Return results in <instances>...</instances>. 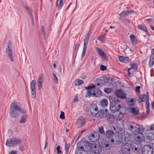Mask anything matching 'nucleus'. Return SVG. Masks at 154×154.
I'll list each match as a JSON object with an SVG mask.
<instances>
[{
	"instance_id": "obj_26",
	"label": "nucleus",
	"mask_w": 154,
	"mask_h": 154,
	"mask_svg": "<svg viewBox=\"0 0 154 154\" xmlns=\"http://www.w3.org/2000/svg\"><path fill=\"white\" fill-rule=\"evenodd\" d=\"M137 28L139 30H143L146 32V34L149 36H150L148 32V31L145 26L140 25H139L137 26Z\"/></svg>"
},
{
	"instance_id": "obj_23",
	"label": "nucleus",
	"mask_w": 154,
	"mask_h": 154,
	"mask_svg": "<svg viewBox=\"0 0 154 154\" xmlns=\"http://www.w3.org/2000/svg\"><path fill=\"white\" fill-rule=\"evenodd\" d=\"M102 95V92L98 88H95L94 93V97H99Z\"/></svg>"
},
{
	"instance_id": "obj_12",
	"label": "nucleus",
	"mask_w": 154,
	"mask_h": 154,
	"mask_svg": "<svg viewBox=\"0 0 154 154\" xmlns=\"http://www.w3.org/2000/svg\"><path fill=\"white\" fill-rule=\"evenodd\" d=\"M122 109L121 110L119 111V113L118 114L116 115H114L115 119L117 121L121 120L125 114V108H122Z\"/></svg>"
},
{
	"instance_id": "obj_36",
	"label": "nucleus",
	"mask_w": 154,
	"mask_h": 154,
	"mask_svg": "<svg viewBox=\"0 0 154 154\" xmlns=\"http://www.w3.org/2000/svg\"><path fill=\"white\" fill-rule=\"evenodd\" d=\"M127 103L130 106H133L134 104V100L132 98L128 99L127 100Z\"/></svg>"
},
{
	"instance_id": "obj_42",
	"label": "nucleus",
	"mask_w": 154,
	"mask_h": 154,
	"mask_svg": "<svg viewBox=\"0 0 154 154\" xmlns=\"http://www.w3.org/2000/svg\"><path fill=\"white\" fill-rule=\"evenodd\" d=\"M105 35H100L98 37V39L101 42H103L105 41Z\"/></svg>"
},
{
	"instance_id": "obj_58",
	"label": "nucleus",
	"mask_w": 154,
	"mask_h": 154,
	"mask_svg": "<svg viewBox=\"0 0 154 154\" xmlns=\"http://www.w3.org/2000/svg\"><path fill=\"white\" fill-rule=\"evenodd\" d=\"M131 14H137V12L136 11H134L133 10H131Z\"/></svg>"
},
{
	"instance_id": "obj_31",
	"label": "nucleus",
	"mask_w": 154,
	"mask_h": 154,
	"mask_svg": "<svg viewBox=\"0 0 154 154\" xmlns=\"http://www.w3.org/2000/svg\"><path fill=\"white\" fill-rule=\"evenodd\" d=\"M83 81L81 79H77L75 81V86H79L84 84Z\"/></svg>"
},
{
	"instance_id": "obj_33",
	"label": "nucleus",
	"mask_w": 154,
	"mask_h": 154,
	"mask_svg": "<svg viewBox=\"0 0 154 154\" xmlns=\"http://www.w3.org/2000/svg\"><path fill=\"white\" fill-rule=\"evenodd\" d=\"M136 70L133 69L129 68L128 69V75L129 77H131L133 76L134 72Z\"/></svg>"
},
{
	"instance_id": "obj_18",
	"label": "nucleus",
	"mask_w": 154,
	"mask_h": 154,
	"mask_svg": "<svg viewBox=\"0 0 154 154\" xmlns=\"http://www.w3.org/2000/svg\"><path fill=\"white\" fill-rule=\"evenodd\" d=\"M129 112L133 116L136 117L139 113V110L137 109L134 107L128 109Z\"/></svg>"
},
{
	"instance_id": "obj_35",
	"label": "nucleus",
	"mask_w": 154,
	"mask_h": 154,
	"mask_svg": "<svg viewBox=\"0 0 154 154\" xmlns=\"http://www.w3.org/2000/svg\"><path fill=\"white\" fill-rule=\"evenodd\" d=\"M143 102H145L146 101H149V96L143 94L142 95L140 99Z\"/></svg>"
},
{
	"instance_id": "obj_49",
	"label": "nucleus",
	"mask_w": 154,
	"mask_h": 154,
	"mask_svg": "<svg viewBox=\"0 0 154 154\" xmlns=\"http://www.w3.org/2000/svg\"><path fill=\"white\" fill-rule=\"evenodd\" d=\"M100 69L102 71H103L106 70V67L103 65H101L100 66Z\"/></svg>"
},
{
	"instance_id": "obj_17",
	"label": "nucleus",
	"mask_w": 154,
	"mask_h": 154,
	"mask_svg": "<svg viewBox=\"0 0 154 154\" xmlns=\"http://www.w3.org/2000/svg\"><path fill=\"white\" fill-rule=\"evenodd\" d=\"M149 132L147 134L146 138L149 140H152L154 139V129L150 130V126L149 128L147 130Z\"/></svg>"
},
{
	"instance_id": "obj_13",
	"label": "nucleus",
	"mask_w": 154,
	"mask_h": 154,
	"mask_svg": "<svg viewBox=\"0 0 154 154\" xmlns=\"http://www.w3.org/2000/svg\"><path fill=\"white\" fill-rule=\"evenodd\" d=\"M109 112L107 109L104 110H100L98 113V116L100 118L103 119L106 117Z\"/></svg>"
},
{
	"instance_id": "obj_24",
	"label": "nucleus",
	"mask_w": 154,
	"mask_h": 154,
	"mask_svg": "<svg viewBox=\"0 0 154 154\" xmlns=\"http://www.w3.org/2000/svg\"><path fill=\"white\" fill-rule=\"evenodd\" d=\"M103 78L101 77H99L96 78L94 80V82L95 83L99 86L100 85L103 84Z\"/></svg>"
},
{
	"instance_id": "obj_39",
	"label": "nucleus",
	"mask_w": 154,
	"mask_h": 154,
	"mask_svg": "<svg viewBox=\"0 0 154 154\" xmlns=\"http://www.w3.org/2000/svg\"><path fill=\"white\" fill-rule=\"evenodd\" d=\"M121 17H125L128 15L127 11H123L119 14Z\"/></svg>"
},
{
	"instance_id": "obj_47",
	"label": "nucleus",
	"mask_w": 154,
	"mask_h": 154,
	"mask_svg": "<svg viewBox=\"0 0 154 154\" xmlns=\"http://www.w3.org/2000/svg\"><path fill=\"white\" fill-rule=\"evenodd\" d=\"M60 118L62 119H64L65 118L64 116V113L62 111H61L60 112Z\"/></svg>"
},
{
	"instance_id": "obj_32",
	"label": "nucleus",
	"mask_w": 154,
	"mask_h": 154,
	"mask_svg": "<svg viewBox=\"0 0 154 154\" xmlns=\"http://www.w3.org/2000/svg\"><path fill=\"white\" fill-rule=\"evenodd\" d=\"M12 42L9 41L7 44V47L5 51H12Z\"/></svg>"
},
{
	"instance_id": "obj_9",
	"label": "nucleus",
	"mask_w": 154,
	"mask_h": 154,
	"mask_svg": "<svg viewBox=\"0 0 154 154\" xmlns=\"http://www.w3.org/2000/svg\"><path fill=\"white\" fill-rule=\"evenodd\" d=\"M35 83V80H33L30 84V89L31 97L33 98H35L36 97Z\"/></svg>"
},
{
	"instance_id": "obj_1",
	"label": "nucleus",
	"mask_w": 154,
	"mask_h": 154,
	"mask_svg": "<svg viewBox=\"0 0 154 154\" xmlns=\"http://www.w3.org/2000/svg\"><path fill=\"white\" fill-rule=\"evenodd\" d=\"M130 127L137 143H140L144 141L145 137L143 133L144 128L141 125L133 123L130 125Z\"/></svg>"
},
{
	"instance_id": "obj_38",
	"label": "nucleus",
	"mask_w": 154,
	"mask_h": 154,
	"mask_svg": "<svg viewBox=\"0 0 154 154\" xmlns=\"http://www.w3.org/2000/svg\"><path fill=\"white\" fill-rule=\"evenodd\" d=\"M63 0H57L56 2V7L57 8H60L63 4Z\"/></svg>"
},
{
	"instance_id": "obj_14",
	"label": "nucleus",
	"mask_w": 154,
	"mask_h": 154,
	"mask_svg": "<svg viewBox=\"0 0 154 154\" xmlns=\"http://www.w3.org/2000/svg\"><path fill=\"white\" fill-rule=\"evenodd\" d=\"M121 151L123 154H130V149L126 144L123 145L122 146Z\"/></svg>"
},
{
	"instance_id": "obj_20",
	"label": "nucleus",
	"mask_w": 154,
	"mask_h": 154,
	"mask_svg": "<svg viewBox=\"0 0 154 154\" xmlns=\"http://www.w3.org/2000/svg\"><path fill=\"white\" fill-rule=\"evenodd\" d=\"M27 115L26 114H23L20 118L19 122L20 124H24L27 122Z\"/></svg>"
},
{
	"instance_id": "obj_37",
	"label": "nucleus",
	"mask_w": 154,
	"mask_h": 154,
	"mask_svg": "<svg viewBox=\"0 0 154 154\" xmlns=\"http://www.w3.org/2000/svg\"><path fill=\"white\" fill-rule=\"evenodd\" d=\"M129 38L130 41L133 45L136 43L135 37L134 35L132 34L131 35L129 36Z\"/></svg>"
},
{
	"instance_id": "obj_5",
	"label": "nucleus",
	"mask_w": 154,
	"mask_h": 154,
	"mask_svg": "<svg viewBox=\"0 0 154 154\" xmlns=\"http://www.w3.org/2000/svg\"><path fill=\"white\" fill-rule=\"evenodd\" d=\"M86 110L91 113V116L95 117L98 111L97 107L95 105H90L87 106Z\"/></svg>"
},
{
	"instance_id": "obj_52",
	"label": "nucleus",
	"mask_w": 154,
	"mask_h": 154,
	"mask_svg": "<svg viewBox=\"0 0 154 154\" xmlns=\"http://www.w3.org/2000/svg\"><path fill=\"white\" fill-rule=\"evenodd\" d=\"M20 112H21L22 113H24L25 114L26 112V111L25 109H22L20 107Z\"/></svg>"
},
{
	"instance_id": "obj_2",
	"label": "nucleus",
	"mask_w": 154,
	"mask_h": 154,
	"mask_svg": "<svg viewBox=\"0 0 154 154\" xmlns=\"http://www.w3.org/2000/svg\"><path fill=\"white\" fill-rule=\"evenodd\" d=\"M109 99L111 103L110 110L112 112H118L121 110L122 108H124L121 106L120 101L114 96H110L109 97Z\"/></svg>"
},
{
	"instance_id": "obj_62",
	"label": "nucleus",
	"mask_w": 154,
	"mask_h": 154,
	"mask_svg": "<svg viewBox=\"0 0 154 154\" xmlns=\"http://www.w3.org/2000/svg\"><path fill=\"white\" fill-rule=\"evenodd\" d=\"M19 148L21 151H23L24 149L23 147L22 146H20Z\"/></svg>"
},
{
	"instance_id": "obj_41",
	"label": "nucleus",
	"mask_w": 154,
	"mask_h": 154,
	"mask_svg": "<svg viewBox=\"0 0 154 154\" xmlns=\"http://www.w3.org/2000/svg\"><path fill=\"white\" fill-rule=\"evenodd\" d=\"M131 149L134 152H138L140 150V149L139 148H137L135 146H133L131 148Z\"/></svg>"
},
{
	"instance_id": "obj_6",
	"label": "nucleus",
	"mask_w": 154,
	"mask_h": 154,
	"mask_svg": "<svg viewBox=\"0 0 154 154\" xmlns=\"http://www.w3.org/2000/svg\"><path fill=\"white\" fill-rule=\"evenodd\" d=\"M153 148L149 145H144L141 149L142 154H152Z\"/></svg>"
},
{
	"instance_id": "obj_28",
	"label": "nucleus",
	"mask_w": 154,
	"mask_h": 154,
	"mask_svg": "<svg viewBox=\"0 0 154 154\" xmlns=\"http://www.w3.org/2000/svg\"><path fill=\"white\" fill-rule=\"evenodd\" d=\"M83 47V51L81 56L82 58L84 56L86 50L87 45H88V42H84Z\"/></svg>"
},
{
	"instance_id": "obj_60",
	"label": "nucleus",
	"mask_w": 154,
	"mask_h": 154,
	"mask_svg": "<svg viewBox=\"0 0 154 154\" xmlns=\"http://www.w3.org/2000/svg\"><path fill=\"white\" fill-rule=\"evenodd\" d=\"M152 19L151 18H150V19H146L145 20V21H147L149 22H151V21H152Z\"/></svg>"
},
{
	"instance_id": "obj_51",
	"label": "nucleus",
	"mask_w": 154,
	"mask_h": 154,
	"mask_svg": "<svg viewBox=\"0 0 154 154\" xmlns=\"http://www.w3.org/2000/svg\"><path fill=\"white\" fill-rule=\"evenodd\" d=\"M70 146L69 143L65 144V149L66 151H68Z\"/></svg>"
},
{
	"instance_id": "obj_16",
	"label": "nucleus",
	"mask_w": 154,
	"mask_h": 154,
	"mask_svg": "<svg viewBox=\"0 0 154 154\" xmlns=\"http://www.w3.org/2000/svg\"><path fill=\"white\" fill-rule=\"evenodd\" d=\"M115 95L118 97L122 99L126 98V94H124L122 90H117L115 93Z\"/></svg>"
},
{
	"instance_id": "obj_25",
	"label": "nucleus",
	"mask_w": 154,
	"mask_h": 154,
	"mask_svg": "<svg viewBox=\"0 0 154 154\" xmlns=\"http://www.w3.org/2000/svg\"><path fill=\"white\" fill-rule=\"evenodd\" d=\"M152 51L153 53L150 56L149 63L150 67H152L154 63V48L152 49Z\"/></svg>"
},
{
	"instance_id": "obj_40",
	"label": "nucleus",
	"mask_w": 154,
	"mask_h": 154,
	"mask_svg": "<svg viewBox=\"0 0 154 154\" xmlns=\"http://www.w3.org/2000/svg\"><path fill=\"white\" fill-rule=\"evenodd\" d=\"M98 131L101 134H103L105 133V131H104L103 127L102 126H101L98 127Z\"/></svg>"
},
{
	"instance_id": "obj_29",
	"label": "nucleus",
	"mask_w": 154,
	"mask_h": 154,
	"mask_svg": "<svg viewBox=\"0 0 154 154\" xmlns=\"http://www.w3.org/2000/svg\"><path fill=\"white\" fill-rule=\"evenodd\" d=\"M96 50L100 55L102 57L104 58L106 57L105 53L100 49L97 48Z\"/></svg>"
},
{
	"instance_id": "obj_55",
	"label": "nucleus",
	"mask_w": 154,
	"mask_h": 154,
	"mask_svg": "<svg viewBox=\"0 0 154 154\" xmlns=\"http://www.w3.org/2000/svg\"><path fill=\"white\" fill-rule=\"evenodd\" d=\"M140 86H137L135 88V91L136 92H138L140 91Z\"/></svg>"
},
{
	"instance_id": "obj_21",
	"label": "nucleus",
	"mask_w": 154,
	"mask_h": 154,
	"mask_svg": "<svg viewBox=\"0 0 154 154\" xmlns=\"http://www.w3.org/2000/svg\"><path fill=\"white\" fill-rule=\"evenodd\" d=\"M7 57L9 59L11 62H14V59L13 57L12 51H5Z\"/></svg>"
},
{
	"instance_id": "obj_61",
	"label": "nucleus",
	"mask_w": 154,
	"mask_h": 154,
	"mask_svg": "<svg viewBox=\"0 0 154 154\" xmlns=\"http://www.w3.org/2000/svg\"><path fill=\"white\" fill-rule=\"evenodd\" d=\"M60 72L61 73H64V68H63V69H62L61 68V69H60Z\"/></svg>"
},
{
	"instance_id": "obj_43",
	"label": "nucleus",
	"mask_w": 154,
	"mask_h": 154,
	"mask_svg": "<svg viewBox=\"0 0 154 154\" xmlns=\"http://www.w3.org/2000/svg\"><path fill=\"white\" fill-rule=\"evenodd\" d=\"M90 36V34L88 33L86 35L85 37L84 38V42H88L89 38Z\"/></svg>"
},
{
	"instance_id": "obj_30",
	"label": "nucleus",
	"mask_w": 154,
	"mask_h": 154,
	"mask_svg": "<svg viewBox=\"0 0 154 154\" xmlns=\"http://www.w3.org/2000/svg\"><path fill=\"white\" fill-rule=\"evenodd\" d=\"M107 120L109 122L112 123L114 122L115 119V116L109 115L107 118Z\"/></svg>"
},
{
	"instance_id": "obj_11",
	"label": "nucleus",
	"mask_w": 154,
	"mask_h": 154,
	"mask_svg": "<svg viewBox=\"0 0 154 154\" xmlns=\"http://www.w3.org/2000/svg\"><path fill=\"white\" fill-rule=\"evenodd\" d=\"M90 148L92 151L94 153L98 154L101 152V148L97 145L93 144L91 145Z\"/></svg>"
},
{
	"instance_id": "obj_27",
	"label": "nucleus",
	"mask_w": 154,
	"mask_h": 154,
	"mask_svg": "<svg viewBox=\"0 0 154 154\" xmlns=\"http://www.w3.org/2000/svg\"><path fill=\"white\" fill-rule=\"evenodd\" d=\"M108 104V100L106 99L102 100L100 103V105L103 107H105L107 106Z\"/></svg>"
},
{
	"instance_id": "obj_8",
	"label": "nucleus",
	"mask_w": 154,
	"mask_h": 154,
	"mask_svg": "<svg viewBox=\"0 0 154 154\" xmlns=\"http://www.w3.org/2000/svg\"><path fill=\"white\" fill-rule=\"evenodd\" d=\"M99 137V134L97 132H94L90 134L89 137V139L91 142H94L98 140Z\"/></svg>"
},
{
	"instance_id": "obj_22",
	"label": "nucleus",
	"mask_w": 154,
	"mask_h": 154,
	"mask_svg": "<svg viewBox=\"0 0 154 154\" xmlns=\"http://www.w3.org/2000/svg\"><path fill=\"white\" fill-rule=\"evenodd\" d=\"M119 60L121 62L127 63L130 60V59L128 57L120 56L119 57Z\"/></svg>"
},
{
	"instance_id": "obj_48",
	"label": "nucleus",
	"mask_w": 154,
	"mask_h": 154,
	"mask_svg": "<svg viewBox=\"0 0 154 154\" xmlns=\"http://www.w3.org/2000/svg\"><path fill=\"white\" fill-rule=\"evenodd\" d=\"M125 51H126V52H127V54H132V51H131V49H130L128 47L126 48Z\"/></svg>"
},
{
	"instance_id": "obj_10",
	"label": "nucleus",
	"mask_w": 154,
	"mask_h": 154,
	"mask_svg": "<svg viewBox=\"0 0 154 154\" xmlns=\"http://www.w3.org/2000/svg\"><path fill=\"white\" fill-rule=\"evenodd\" d=\"M44 76L43 74H40L38 77L37 80V86L39 90H40L42 88L44 82Z\"/></svg>"
},
{
	"instance_id": "obj_56",
	"label": "nucleus",
	"mask_w": 154,
	"mask_h": 154,
	"mask_svg": "<svg viewBox=\"0 0 154 154\" xmlns=\"http://www.w3.org/2000/svg\"><path fill=\"white\" fill-rule=\"evenodd\" d=\"M146 113L147 114H148L149 111H150V109H149V106H146Z\"/></svg>"
},
{
	"instance_id": "obj_19",
	"label": "nucleus",
	"mask_w": 154,
	"mask_h": 154,
	"mask_svg": "<svg viewBox=\"0 0 154 154\" xmlns=\"http://www.w3.org/2000/svg\"><path fill=\"white\" fill-rule=\"evenodd\" d=\"M106 136L107 138L111 139L114 136V132L111 130H107L106 131Z\"/></svg>"
},
{
	"instance_id": "obj_54",
	"label": "nucleus",
	"mask_w": 154,
	"mask_h": 154,
	"mask_svg": "<svg viewBox=\"0 0 154 154\" xmlns=\"http://www.w3.org/2000/svg\"><path fill=\"white\" fill-rule=\"evenodd\" d=\"M122 22L123 23H125V22H127L129 23H130V21L128 19H124L122 20Z\"/></svg>"
},
{
	"instance_id": "obj_44",
	"label": "nucleus",
	"mask_w": 154,
	"mask_h": 154,
	"mask_svg": "<svg viewBox=\"0 0 154 154\" xmlns=\"http://www.w3.org/2000/svg\"><path fill=\"white\" fill-rule=\"evenodd\" d=\"M53 75L54 82L56 84H57L58 82V79L56 75L54 73H53Z\"/></svg>"
},
{
	"instance_id": "obj_4",
	"label": "nucleus",
	"mask_w": 154,
	"mask_h": 154,
	"mask_svg": "<svg viewBox=\"0 0 154 154\" xmlns=\"http://www.w3.org/2000/svg\"><path fill=\"white\" fill-rule=\"evenodd\" d=\"M22 140L20 138H12L6 140V145L7 146L13 147L20 144Z\"/></svg>"
},
{
	"instance_id": "obj_46",
	"label": "nucleus",
	"mask_w": 154,
	"mask_h": 154,
	"mask_svg": "<svg viewBox=\"0 0 154 154\" xmlns=\"http://www.w3.org/2000/svg\"><path fill=\"white\" fill-rule=\"evenodd\" d=\"M57 154H61L62 152L60 150V148L59 146H57L56 147Z\"/></svg>"
},
{
	"instance_id": "obj_53",
	"label": "nucleus",
	"mask_w": 154,
	"mask_h": 154,
	"mask_svg": "<svg viewBox=\"0 0 154 154\" xmlns=\"http://www.w3.org/2000/svg\"><path fill=\"white\" fill-rule=\"evenodd\" d=\"M80 143H79L78 144V145H79V144ZM78 147H79V150H78L77 151H78L79 152V151L80 150H82V151H83L84 150V147H82V146H78Z\"/></svg>"
},
{
	"instance_id": "obj_59",
	"label": "nucleus",
	"mask_w": 154,
	"mask_h": 154,
	"mask_svg": "<svg viewBox=\"0 0 154 154\" xmlns=\"http://www.w3.org/2000/svg\"><path fill=\"white\" fill-rule=\"evenodd\" d=\"M154 129V124L150 126V130Z\"/></svg>"
},
{
	"instance_id": "obj_64",
	"label": "nucleus",
	"mask_w": 154,
	"mask_h": 154,
	"mask_svg": "<svg viewBox=\"0 0 154 154\" xmlns=\"http://www.w3.org/2000/svg\"><path fill=\"white\" fill-rule=\"evenodd\" d=\"M151 29L154 31V27L152 25L150 26Z\"/></svg>"
},
{
	"instance_id": "obj_15",
	"label": "nucleus",
	"mask_w": 154,
	"mask_h": 154,
	"mask_svg": "<svg viewBox=\"0 0 154 154\" xmlns=\"http://www.w3.org/2000/svg\"><path fill=\"white\" fill-rule=\"evenodd\" d=\"M85 122V120L83 117H79L77 119L76 125L78 127L80 128L83 126Z\"/></svg>"
},
{
	"instance_id": "obj_7",
	"label": "nucleus",
	"mask_w": 154,
	"mask_h": 154,
	"mask_svg": "<svg viewBox=\"0 0 154 154\" xmlns=\"http://www.w3.org/2000/svg\"><path fill=\"white\" fill-rule=\"evenodd\" d=\"M95 87V85L92 84L85 88L86 89L88 90L87 93V96L90 97L92 96L94 97Z\"/></svg>"
},
{
	"instance_id": "obj_50",
	"label": "nucleus",
	"mask_w": 154,
	"mask_h": 154,
	"mask_svg": "<svg viewBox=\"0 0 154 154\" xmlns=\"http://www.w3.org/2000/svg\"><path fill=\"white\" fill-rule=\"evenodd\" d=\"M131 68L133 69H135V70H136V69L137 68V65L136 64L133 63L131 65Z\"/></svg>"
},
{
	"instance_id": "obj_57",
	"label": "nucleus",
	"mask_w": 154,
	"mask_h": 154,
	"mask_svg": "<svg viewBox=\"0 0 154 154\" xmlns=\"http://www.w3.org/2000/svg\"><path fill=\"white\" fill-rule=\"evenodd\" d=\"M17 151L16 150H12L11 151L9 154H16Z\"/></svg>"
},
{
	"instance_id": "obj_45",
	"label": "nucleus",
	"mask_w": 154,
	"mask_h": 154,
	"mask_svg": "<svg viewBox=\"0 0 154 154\" xmlns=\"http://www.w3.org/2000/svg\"><path fill=\"white\" fill-rule=\"evenodd\" d=\"M104 91L105 93L108 94L111 92L112 90L110 88H106L104 89Z\"/></svg>"
},
{
	"instance_id": "obj_34",
	"label": "nucleus",
	"mask_w": 154,
	"mask_h": 154,
	"mask_svg": "<svg viewBox=\"0 0 154 154\" xmlns=\"http://www.w3.org/2000/svg\"><path fill=\"white\" fill-rule=\"evenodd\" d=\"M146 117V116L144 113H141L139 114L138 113V115L136 117V118L140 119H145Z\"/></svg>"
},
{
	"instance_id": "obj_3",
	"label": "nucleus",
	"mask_w": 154,
	"mask_h": 154,
	"mask_svg": "<svg viewBox=\"0 0 154 154\" xmlns=\"http://www.w3.org/2000/svg\"><path fill=\"white\" fill-rule=\"evenodd\" d=\"M20 110V103L13 102L11 104L9 109V115L11 117L16 118L19 116Z\"/></svg>"
},
{
	"instance_id": "obj_63",
	"label": "nucleus",
	"mask_w": 154,
	"mask_h": 154,
	"mask_svg": "<svg viewBox=\"0 0 154 154\" xmlns=\"http://www.w3.org/2000/svg\"><path fill=\"white\" fill-rule=\"evenodd\" d=\"M109 145L108 143H106L105 144L104 146L105 147H108L109 146Z\"/></svg>"
}]
</instances>
